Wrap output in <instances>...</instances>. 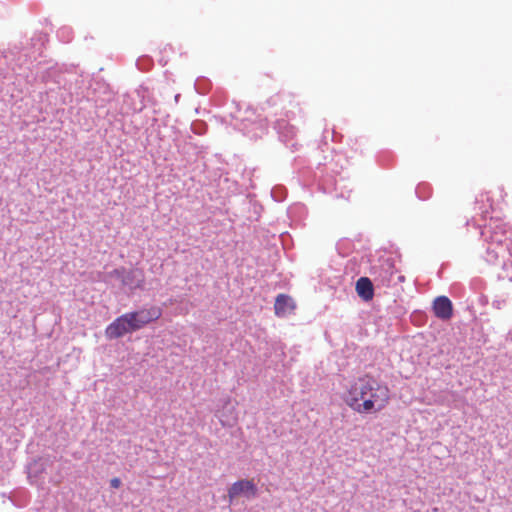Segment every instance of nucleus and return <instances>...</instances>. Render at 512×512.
Returning <instances> with one entry per match:
<instances>
[{
  "instance_id": "nucleus-1",
  "label": "nucleus",
  "mask_w": 512,
  "mask_h": 512,
  "mask_svg": "<svg viewBox=\"0 0 512 512\" xmlns=\"http://www.w3.org/2000/svg\"><path fill=\"white\" fill-rule=\"evenodd\" d=\"M343 400L358 414H377L390 403L391 391L386 384L365 375L351 383Z\"/></svg>"
},
{
  "instance_id": "nucleus-2",
  "label": "nucleus",
  "mask_w": 512,
  "mask_h": 512,
  "mask_svg": "<svg viewBox=\"0 0 512 512\" xmlns=\"http://www.w3.org/2000/svg\"><path fill=\"white\" fill-rule=\"evenodd\" d=\"M134 331L136 330L134 328L133 321L131 320V315L128 312L117 317L111 324H109L105 330V335L108 339H117Z\"/></svg>"
},
{
  "instance_id": "nucleus-3",
  "label": "nucleus",
  "mask_w": 512,
  "mask_h": 512,
  "mask_svg": "<svg viewBox=\"0 0 512 512\" xmlns=\"http://www.w3.org/2000/svg\"><path fill=\"white\" fill-rule=\"evenodd\" d=\"M258 489L253 480L242 479L233 483L228 489V497L230 502L240 495H246L247 497H255Z\"/></svg>"
},
{
  "instance_id": "nucleus-4",
  "label": "nucleus",
  "mask_w": 512,
  "mask_h": 512,
  "mask_svg": "<svg viewBox=\"0 0 512 512\" xmlns=\"http://www.w3.org/2000/svg\"><path fill=\"white\" fill-rule=\"evenodd\" d=\"M433 312L441 320H449L453 315V305L446 296H439L433 301Z\"/></svg>"
},
{
  "instance_id": "nucleus-5",
  "label": "nucleus",
  "mask_w": 512,
  "mask_h": 512,
  "mask_svg": "<svg viewBox=\"0 0 512 512\" xmlns=\"http://www.w3.org/2000/svg\"><path fill=\"white\" fill-rule=\"evenodd\" d=\"M296 308L295 301L287 294H279L274 303L275 315L278 317H286L293 313Z\"/></svg>"
},
{
  "instance_id": "nucleus-6",
  "label": "nucleus",
  "mask_w": 512,
  "mask_h": 512,
  "mask_svg": "<svg viewBox=\"0 0 512 512\" xmlns=\"http://www.w3.org/2000/svg\"><path fill=\"white\" fill-rule=\"evenodd\" d=\"M124 273V270H114L113 274L116 275L117 277H121L122 278V284L125 285V286H128L130 289H136V288H140L142 286V283H143V276L141 273H139V278H137V271L135 270H131L130 272L127 273V275H123Z\"/></svg>"
},
{
  "instance_id": "nucleus-7",
  "label": "nucleus",
  "mask_w": 512,
  "mask_h": 512,
  "mask_svg": "<svg viewBox=\"0 0 512 512\" xmlns=\"http://www.w3.org/2000/svg\"><path fill=\"white\" fill-rule=\"evenodd\" d=\"M357 294L365 301L372 300L374 296V290L372 282L367 277H361L356 282Z\"/></svg>"
},
{
  "instance_id": "nucleus-8",
  "label": "nucleus",
  "mask_w": 512,
  "mask_h": 512,
  "mask_svg": "<svg viewBox=\"0 0 512 512\" xmlns=\"http://www.w3.org/2000/svg\"><path fill=\"white\" fill-rule=\"evenodd\" d=\"M141 321H144V325H148L162 316V309L158 306H152L147 309H141L135 311Z\"/></svg>"
},
{
  "instance_id": "nucleus-9",
  "label": "nucleus",
  "mask_w": 512,
  "mask_h": 512,
  "mask_svg": "<svg viewBox=\"0 0 512 512\" xmlns=\"http://www.w3.org/2000/svg\"><path fill=\"white\" fill-rule=\"evenodd\" d=\"M491 228L493 229H500L502 233H504V230H503V227L501 224H499V219H493L491 218ZM503 226H506L505 224H503ZM491 241L492 242H496V243H501L503 241V234H501L500 236L498 235V232L497 231H494L493 232V235L491 236Z\"/></svg>"
},
{
  "instance_id": "nucleus-10",
  "label": "nucleus",
  "mask_w": 512,
  "mask_h": 512,
  "mask_svg": "<svg viewBox=\"0 0 512 512\" xmlns=\"http://www.w3.org/2000/svg\"><path fill=\"white\" fill-rule=\"evenodd\" d=\"M129 314L131 315V320L133 321L134 328H135L136 331H138L141 328L145 327V325L143 323L144 321L140 320V318L138 317V315L136 314L135 311L129 312Z\"/></svg>"
},
{
  "instance_id": "nucleus-11",
  "label": "nucleus",
  "mask_w": 512,
  "mask_h": 512,
  "mask_svg": "<svg viewBox=\"0 0 512 512\" xmlns=\"http://www.w3.org/2000/svg\"><path fill=\"white\" fill-rule=\"evenodd\" d=\"M484 198H485V201L489 204V208L491 211H494L495 210V207L493 206V203H492V199L491 197L488 195V193L486 194H482L481 195V201L483 202L484 201Z\"/></svg>"
},
{
  "instance_id": "nucleus-12",
  "label": "nucleus",
  "mask_w": 512,
  "mask_h": 512,
  "mask_svg": "<svg viewBox=\"0 0 512 512\" xmlns=\"http://www.w3.org/2000/svg\"><path fill=\"white\" fill-rule=\"evenodd\" d=\"M110 484L113 488H119L121 486V480L119 478H113L111 479Z\"/></svg>"
},
{
  "instance_id": "nucleus-13",
  "label": "nucleus",
  "mask_w": 512,
  "mask_h": 512,
  "mask_svg": "<svg viewBox=\"0 0 512 512\" xmlns=\"http://www.w3.org/2000/svg\"><path fill=\"white\" fill-rule=\"evenodd\" d=\"M480 210H481L482 219H486V217L489 213V210L486 207H480Z\"/></svg>"
},
{
  "instance_id": "nucleus-14",
  "label": "nucleus",
  "mask_w": 512,
  "mask_h": 512,
  "mask_svg": "<svg viewBox=\"0 0 512 512\" xmlns=\"http://www.w3.org/2000/svg\"><path fill=\"white\" fill-rule=\"evenodd\" d=\"M391 280V275L389 277H383L381 278V282L383 285H388Z\"/></svg>"
}]
</instances>
